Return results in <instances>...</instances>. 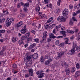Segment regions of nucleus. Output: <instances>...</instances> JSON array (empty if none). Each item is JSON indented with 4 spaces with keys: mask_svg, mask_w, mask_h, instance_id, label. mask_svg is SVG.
Returning <instances> with one entry per match:
<instances>
[{
    "mask_svg": "<svg viewBox=\"0 0 80 80\" xmlns=\"http://www.w3.org/2000/svg\"><path fill=\"white\" fill-rule=\"evenodd\" d=\"M56 11H57V13H60V9L58 8L57 9H56Z\"/></svg>",
    "mask_w": 80,
    "mask_h": 80,
    "instance_id": "864d4df0",
    "label": "nucleus"
},
{
    "mask_svg": "<svg viewBox=\"0 0 80 80\" xmlns=\"http://www.w3.org/2000/svg\"><path fill=\"white\" fill-rule=\"evenodd\" d=\"M6 53V52H4V51H0V56H2V57H3Z\"/></svg>",
    "mask_w": 80,
    "mask_h": 80,
    "instance_id": "a211bd4d",
    "label": "nucleus"
},
{
    "mask_svg": "<svg viewBox=\"0 0 80 80\" xmlns=\"http://www.w3.org/2000/svg\"><path fill=\"white\" fill-rule=\"evenodd\" d=\"M20 39L21 40L23 41V40H25L26 39V38L25 36H22L20 37Z\"/></svg>",
    "mask_w": 80,
    "mask_h": 80,
    "instance_id": "bb28decb",
    "label": "nucleus"
},
{
    "mask_svg": "<svg viewBox=\"0 0 80 80\" xmlns=\"http://www.w3.org/2000/svg\"><path fill=\"white\" fill-rule=\"evenodd\" d=\"M75 71V67H72L71 70V72L72 73H73Z\"/></svg>",
    "mask_w": 80,
    "mask_h": 80,
    "instance_id": "2f4dec72",
    "label": "nucleus"
},
{
    "mask_svg": "<svg viewBox=\"0 0 80 80\" xmlns=\"http://www.w3.org/2000/svg\"><path fill=\"white\" fill-rule=\"evenodd\" d=\"M2 62L3 63V65H4V66H5V65H6V64L5 63V62H6V61H2Z\"/></svg>",
    "mask_w": 80,
    "mask_h": 80,
    "instance_id": "13d9d810",
    "label": "nucleus"
},
{
    "mask_svg": "<svg viewBox=\"0 0 80 80\" xmlns=\"http://www.w3.org/2000/svg\"><path fill=\"white\" fill-rule=\"evenodd\" d=\"M12 68H17V65L15 63L13 64L12 65Z\"/></svg>",
    "mask_w": 80,
    "mask_h": 80,
    "instance_id": "c9c22d12",
    "label": "nucleus"
},
{
    "mask_svg": "<svg viewBox=\"0 0 80 80\" xmlns=\"http://www.w3.org/2000/svg\"><path fill=\"white\" fill-rule=\"evenodd\" d=\"M22 24H23V22L20 21V22L17 23L16 25V27L17 28H19L22 25Z\"/></svg>",
    "mask_w": 80,
    "mask_h": 80,
    "instance_id": "f8f14e48",
    "label": "nucleus"
},
{
    "mask_svg": "<svg viewBox=\"0 0 80 80\" xmlns=\"http://www.w3.org/2000/svg\"><path fill=\"white\" fill-rule=\"evenodd\" d=\"M45 73L41 72L38 76V78H43L44 77Z\"/></svg>",
    "mask_w": 80,
    "mask_h": 80,
    "instance_id": "dca6fc26",
    "label": "nucleus"
},
{
    "mask_svg": "<svg viewBox=\"0 0 80 80\" xmlns=\"http://www.w3.org/2000/svg\"><path fill=\"white\" fill-rule=\"evenodd\" d=\"M72 47H75V51H77V52H79V51H80V47H78L76 45H74V44H73V45L72 46Z\"/></svg>",
    "mask_w": 80,
    "mask_h": 80,
    "instance_id": "1a4fd4ad",
    "label": "nucleus"
},
{
    "mask_svg": "<svg viewBox=\"0 0 80 80\" xmlns=\"http://www.w3.org/2000/svg\"><path fill=\"white\" fill-rule=\"evenodd\" d=\"M62 13L63 14V16L64 17H67V15L68 14V10L67 9H65L63 10Z\"/></svg>",
    "mask_w": 80,
    "mask_h": 80,
    "instance_id": "423d86ee",
    "label": "nucleus"
},
{
    "mask_svg": "<svg viewBox=\"0 0 80 80\" xmlns=\"http://www.w3.org/2000/svg\"><path fill=\"white\" fill-rule=\"evenodd\" d=\"M60 33L62 34L64 37H66L67 36L66 35V32L64 31H61L60 32Z\"/></svg>",
    "mask_w": 80,
    "mask_h": 80,
    "instance_id": "f3484780",
    "label": "nucleus"
},
{
    "mask_svg": "<svg viewBox=\"0 0 80 80\" xmlns=\"http://www.w3.org/2000/svg\"><path fill=\"white\" fill-rule=\"evenodd\" d=\"M5 32V30H0V33H4Z\"/></svg>",
    "mask_w": 80,
    "mask_h": 80,
    "instance_id": "c03bdc74",
    "label": "nucleus"
},
{
    "mask_svg": "<svg viewBox=\"0 0 80 80\" xmlns=\"http://www.w3.org/2000/svg\"><path fill=\"white\" fill-rule=\"evenodd\" d=\"M80 75V71H77L75 74L74 77L76 78H77Z\"/></svg>",
    "mask_w": 80,
    "mask_h": 80,
    "instance_id": "9b49d317",
    "label": "nucleus"
},
{
    "mask_svg": "<svg viewBox=\"0 0 80 80\" xmlns=\"http://www.w3.org/2000/svg\"><path fill=\"white\" fill-rule=\"evenodd\" d=\"M75 37L76 38V40H77L78 41V40H80V35H79V34H77Z\"/></svg>",
    "mask_w": 80,
    "mask_h": 80,
    "instance_id": "aec40b11",
    "label": "nucleus"
},
{
    "mask_svg": "<svg viewBox=\"0 0 80 80\" xmlns=\"http://www.w3.org/2000/svg\"><path fill=\"white\" fill-rule=\"evenodd\" d=\"M36 46V43H34L31 44L30 46L28 47V49L29 50H30L31 49H32L33 48H34V47Z\"/></svg>",
    "mask_w": 80,
    "mask_h": 80,
    "instance_id": "6e6552de",
    "label": "nucleus"
},
{
    "mask_svg": "<svg viewBox=\"0 0 80 80\" xmlns=\"http://www.w3.org/2000/svg\"><path fill=\"white\" fill-rule=\"evenodd\" d=\"M73 24V22L72 21V19H71L69 20V25H72Z\"/></svg>",
    "mask_w": 80,
    "mask_h": 80,
    "instance_id": "473e14b6",
    "label": "nucleus"
},
{
    "mask_svg": "<svg viewBox=\"0 0 80 80\" xmlns=\"http://www.w3.org/2000/svg\"><path fill=\"white\" fill-rule=\"evenodd\" d=\"M53 20V17H51L46 22V24L48 23H50V22H51V21H52Z\"/></svg>",
    "mask_w": 80,
    "mask_h": 80,
    "instance_id": "5701e85b",
    "label": "nucleus"
},
{
    "mask_svg": "<svg viewBox=\"0 0 80 80\" xmlns=\"http://www.w3.org/2000/svg\"><path fill=\"white\" fill-rule=\"evenodd\" d=\"M26 27V25H25L23 27V28H22L21 29L20 32L22 34L26 33V32H27V29Z\"/></svg>",
    "mask_w": 80,
    "mask_h": 80,
    "instance_id": "20e7f679",
    "label": "nucleus"
},
{
    "mask_svg": "<svg viewBox=\"0 0 80 80\" xmlns=\"http://www.w3.org/2000/svg\"><path fill=\"white\" fill-rule=\"evenodd\" d=\"M3 12L5 14H8V12L7 11L3 10Z\"/></svg>",
    "mask_w": 80,
    "mask_h": 80,
    "instance_id": "8fccbe9b",
    "label": "nucleus"
},
{
    "mask_svg": "<svg viewBox=\"0 0 80 80\" xmlns=\"http://www.w3.org/2000/svg\"><path fill=\"white\" fill-rule=\"evenodd\" d=\"M65 71L66 72V74L67 75H68L70 73V69L69 68H68V69H65Z\"/></svg>",
    "mask_w": 80,
    "mask_h": 80,
    "instance_id": "6ab92c4d",
    "label": "nucleus"
},
{
    "mask_svg": "<svg viewBox=\"0 0 80 80\" xmlns=\"http://www.w3.org/2000/svg\"><path fill=\"white\" fill-rule=\"evenodd\" d=\"M31 32L33 33V34H34V35L35 34V33H36V32H35V30H32Z\"/></svg>",
    "mask_w": 80,
    "mask_h": 80,
    "instance_id": "052dcab7",
    "label": "nucleus"
},
{
    "mask_svg": "<svg viewBox=\"0 0 80 80\" xmlns=\"http://www.w3.org/2000/svg\"><path fill=\"white\" fill-rule=\"evenodd\" d=\"M58 22H66L67 18H64V17L62 16H59L58 18Z\"/></svg>",
    "mask_w": 80,
    "mask_h": 80,
    "instance_id": "f03ea898",
    "label": "nucleus"
},
{
    "mask_svg": "<svg viewBox=\"0 0 80 80\" xmlns=\"http://www.w3.org/2000/svg\"><path fill=\"white\" fill-rule=\"evenodd\" d=\"M34 41L36 42L37 43H38V42L39 41V39L38 38H36L34 39Z\"/></svg>",
    "mask_w": 80,
    "mask_h": 80,
    "instance_id": "de8ad7c7",
    "label": "nucleus"
},
{
    "mask_svg": "<svg viewBox=\"0 0 80 80\" xmlns=\"http://www.w3.org/2000/svg\"><path fill=\"white\" fill-rule=\"evenodd\" d=\"M18 43L19 45H22L23 43V41L21 39V40L18 41Z\"/></svg>",
    "mask_w": 80,
    "mask_h": 80,
    "instance_id": "ea45409f",
    "label": "nucleus"
},
{
    "mask_svg": "<svg viewBox=\"0 0 80 80\" xmlns=\"http://www.w3.org/2000/svg\"><path fill=\"white\" fill-rule=\"evenodd\" d=\"M17 7L18 8H19L20 7V4L18 3L17 4Z\"/></svg>",
    "mask_w": 80,
    "mask_h": 80,
    "instance_id": "680f3d73",
    "label": "nucleus"
},
{
    "mask_svg": "<svg viewBox=\"0 0 80 80\" xmlns=\"http://www.w3.org/2000/svg\"><path fill=\"white\" fill-rule=\"evenodd\" d=\"M24 36L26 38H28L30 36V32H28Z\"/></svg>",
    "mask_w": 80,
    "mask_h": 80,
    "instance_id": "a878e982",
    "label": "nucleus"
},
{
    "mask_svg": "<svg viewBox=\"0 0 80 80\" xmlns=\"http://www.w3.org/2000/svg\"><path fill=\"white\" fill-rule=\"evenodd\" d=\"M56 25L55 24H52V25H51L49 27V28L50 29H52L53 28V26H55Z\"/></svg>",
    "mask_w": 80,
    "mask_h": 80,
    "instance_id": "c85d7f7f",
    "label": "nucleus"
},
{
    "mask_svg": "<svg viewBox=\"0 0 80 80\" xmlns=\"http://www.w3.org/2000/svg\"><path fill=\"white\" fill-rule=\"evenodd\" d=\"M46 40V39H45V38H42V40L40 41V43H43L44 42V41H45Z\"/></svg>",
    "mask_w": 80,
    "mask_h": 80,
    "instance_id": "f704fd0d",
    "label": "nucleus"
},
{
    "mask_svg": "<svg viewBox=\"0 0 80 80\" xmlns=\"http://www.w3.org/2000/svg\"><path fill=\"white\" fill-rule=\"evenodd\" d=\"M23 10H24V12H27V11H28V9H27L25 7H24L23 8Z\"/></svg>",
    "mask_w": 80,
    "mask_h": 80,
    "instance_id": "a18cd8bd",
    "label": "nucleus"
},
{
    "mask_svg": "<svg viewBox=\"0 0 80 80\" xmlns=\"http://www.w3.org/2000/svg\"><path fill=\"white\" fill-rule=\"evenodd\" d=\"M72 19L73 22H77V20L76 19V18H75V17H72Z\"/></svg>",
    "mask_w": 80,
    "mask_h": 80,
    "instance_id": "37998d69",
    "label": "nucleus"
},
{
    "mask_svg": "<svg viewBox=\"0 0 80 80\" xmlns=\"http://www.w3.org/2000/svg\"><path fill=\"white\" fill-rule=\"evenodd\" d=\"M29 3H30L28 2L25 3V7H29Z\"/></svg>",
    "mask_w": 80,
    "mask_h": 80,
    "instance_id": "72a5a7b5",
    "label": "nucleus"
},
{
    "mask_svg": "<svg viewBox=\"0 0 80 80\" xmlns=\"http://www.w3.org/2000/svg\"><path fill=\"white\" fill-rule=\"evenodd\" d=\"M60 2H61V0H58L57 2V5L58 6L60 5Z\"/></svg>",
    "mask_w": 80,
    "mask_h": 80,
    "instance_id": "79ce46f5",
    "label": "nucleus"
},
{
    "mask_svg": "<svg viewBox=\"0 0 80 80\" xmlns=\"http://www.w3.org/2000/svg\"><path fill=\"white\" fill-rule=\"evenodd\" d=\"M40 7H39V5H37L36 6L35 10L36 11H40Z\"/></svg>",
    "mask_w": 80,
    "mask_h": 80,
    "instance_id": "412c9836",
    "label": "nucleus"
},
{
    "mask_svg": "<svg viewBox=\"0 0 80 80\" xmlns=\"http://www.w3.org/2000/svg\"><path fill=\"white\" fill-rule=\"evenodd\" d=\"M41 25H40L39 24H38V26H36V27H38V28L39 29L41 27Z\"/></svg>",
    "mask_w": 80,
    "mask_h": 80,
    "instance_id": "603ef678",
    "label": "nucleus"
},
{
    "mask_svg": "<svg viewBox=\"0 0 80 80\" xmlns=\"http://www.w3.org/2000/svg\"><path fill=\"white\" fill-rule=\"evenodd\" d=\"M64 53H65V52H61L59 53L58 54V58H61L62 55H64Z\"/></svg>",
    "mask_w": 80,
    "mask_h": 80,
    "instance_id": "2eb2a0df",
    "label": "nucleus"
},
{
    "mask_svg": "<svg viewBox=\"0 0 80 80\" xmlns=\"http://www.w3.org/2000/svg\"><path fill=\"white\" fill-rule=\"evenodd\" d=\"M12 42H15L17 41V40L16 39V38H15V37H13V38H12Z\"/></svg>",
    "mask_w": 80,
    "mask_h": 80,
    "instance_id": "7c9ffc66",
    "label": "nucleus"
},
{
    "mask_svg": "<svg viewBox=\"0 0 80 80\" xmlns=\"http://www.w3.org/2000/svg\"><path fill=\"white\" fill-rule=\"evenodd\" d=\"M49 37L50 38H53V39H54V38H55L57 37L56 36H54V34L52 33H49Z\"/></svg>",
    "mask_w": 80,
    "mask_h": 80,
    "instance_id": "ddd939ff",
    "label": "nucleus"
},
{
    "mask_svg": "<svg viewBox=\"0 0 80 80\" xmlns=\"http://www.w3.org/2000/svg\"><path fill=\"white\" fill-rule=\"evenodd\" d=\"M28 72H29V74L31 76H33V69L32 68L28 69Z\"/></svg>",
    "mask_w": 80,
    "mask_h": 80,
    "instance_id": "4468645a",
    "label": "nucleus"
},
{
    "mask_svg": "<svg viewBox=\"0 0 80 80\" xmlns=\"http://www.w3.org/2000/svg\"><path fill=\"white\" fill-rule=\"evenodd\" d=\"M38 57V54L37 53H35L32 55V58L33 59H37Z\"/></svg>",
    "mask_w": 80,
    "mask_h": 80,
    "instance_id": "9d476101",
    "label": "nucleus"
},
{
    "mask_svg": "<svg viewBox=\"0 0 80 80\" xmlns=\"http://www.w3.org/2000/svg\"><path fill=\"white\" fill-rule=\"evenodd\" d=\"M13 22H14L13 19L11 18L10 19L8 18H7L6 21V23L7 25L8 26H10V25L11 24V23Z\"/></svg>",
    "mask_w": 80,
    "mask_h": 80,
    "instance_id": "f257e3e1",
    "label": "nucleus"
},
{
    "mask_svg": "<svg viewBox=\"0 0 80 80\" xmlns=\"http://www.w3.org/2000/svg\"><path fill=\"white\" fill-rule=\"evenodd\" d=\"M42 72L41 71H38L36 72V74L37 75H38L40 74Z\"/></svg>",
    "mask_w": 80,
    "mask_h": 80,
    "instance_id": "49530a36",
    "label": "nucleus"
},
{
    "mask_svg": "<svg viewBox=\"0 0 80 80\" xmlns=\"http://www.w3.org/2000/svg\"><path fill=\"white\" fill-rule=\"evenodd\" d=\"M25 42H26L27 43H29V39H28V38H27L25 39Z\"/></svg>",
    "mask_w": 80,
    "mask_h": 80,
    "instance_id": "58836bf2",
    "label": "nucleus"
},
{
    "mask_svg": "<svg viewBox=\"0 0 80 80\" xmlns=\"http://www.w3.org/2000/svg\"><path fill=\"white\" fill-rule=\"evenodd\" d=\"M5 47H3L2 48V49L1 50V51H2V52H6L5 51Z\"/></svg>",
    "mask_w": 80,
    "mask_h": 80,
    "instance_id": "09e8293b",
    "label": "nucleus"
},
{
    "mask_svg": "<svg viewBox=\"0 0 80 80\" xmlns=\"http://www.w3.org/2000/svg\"><path fill=\"white\" fill-rule=\"evenodd\" d=\"M40 61L41 62H43L44 61V59H43V57L41 56L40 58Z\"/></svg>",
    "mask_w": 80,
    "mask_h": 80,
    "instance_id": "a19ab883",
    "label": "nucleus"
},
{
    "mask_svg": "<svg viewBox=\"0 0 80 80\" xmlns=\"http://www.w3.org/2000/svg\"><path fill=\"white\" fill-rule=\"evenodd\" d=\"M46 72L47 73H48V72H50V69L48 68V69H47L46 70Z\"/></svg>",
    "mask_w": 80,
    "mask_h": 80,
    "instance_id": "338daca9",
    "label": "nucleus"
},
{
    "mask_svg": "<svg viewBox=\"0 0 80 80\" xmlns=\"http://www.w3.org/2000/svg\"><path fill=\"white\" fill-rule=\"evenodd\" d=\"M75 46H72V49L71 50L69 51L68 52V54L69 55H73V53H74L75 52Z\"/></svg>",
    "mask_w": 80,
    "mask_h": 80,
    "instance_id": "7ed1b4c3",
    "label": "nucleus"
},
{
    "mask_svg": "<svg viewBox=\"0 0 80 80\" xmlns=\"http://www.w3.org/2000/svg\"><path fill=\"white\" fill-rule=\"evenodd\" d=\"M31 58H32V57H30L29 55H28L26 57V59L27 60H28V61H29Z\"/></svg>",
    "mask_w": 80,
    "mask_h": 80,
    "instance_id": "cd10ccee",
    "label": "nucleus"
},
{
    "mask_svg": "<svg viewBox=\"0 0 80 80\" xmlns=\"http://www.w3.org/2000/svg\"><path fill=\"white\" fill-rule=\"evenodd\" d=\"M66 62H63L62 64V67H65L66 65Z\"/></svg>",
    "mask_w": 80,
    "mask_h": 80,
    "instance_id": "e433bc0d",
    "label": "nucleus"
},
{
    "mask_svg": "<svg viewBox=\"0 0 80 80\" xmlns=\"http://www.w3.org/2000/svg\"><path fill=\"white\" fill-rule=\"evenodd\" d=\"M5 18H1L0 19V23H4L5 22Z\"/></svg>",
    "mask_w": 80,
    "mask_h": 80,
    "instance_id": "b1692460",
    "label": "nucleus"
},
{
    "mask_svg": "<svg viewBox=\"0 0 80 80\" xmlns=\"http://www.w3.org/2000/svg\"><path fill=\"white\" fill-rule=\"evenodd\" d=\"M64 40L65 42H64V44H65L66 45H70L71 44H72V42H68V41L69 40V39L68 38H64Z\"/></svg>",
    "mask_w": 80,
    "mask_h": 80,
    "instance_id": "39448f33",
    "label": "nucleus"
},
{
    "mask_svg": "<svg viewBox=\"0 0 80 80\" xmlns=\"http://www.w3.org/2000/svg\"><path fill=\"white\" fill-rule=\"evenodd\" d=\"M32 63V61L31 60L28 61L26 63V65L27 66H28V67H31V65Z\"/></svg>",
    "mask_w": 80,
    "mask_h": 80,
    "instance_id": "0eeeda50",
    "label": "nucleus"
},
{
    "mask_svg": "<svg viewBox=\"0 0 80 80\" xmlns=\"http://www.w3.org/2000/svg\"><path fill=\"white\" fill-rule=\"evenodd\" d=\"M48 25H47V24H46L45 27V30H47V28H48Z\"/></svg>",
    "mask_w": 80,
    "mask_h": 80,
    "instance_id": "69168bd1",
    "label": "nucleus"
},
{
    "mask_svg": "<svg viewBox=\"0 0 80 80\" xmlns=\"http://www.w3.org/2000/svg\"><path fill=\"white\" fill-rule=\"evenodd\" d=\"M49 57H50L49 55H46L45 58L46 59H48V58H49Z\"/></svg>",
    "mask_w": 80,
    "mask_h": 80,
    "instance_id": "3c124183",
    "label": "nucleus"
},
{
    "mask_svg": "<svg viewBox=\"0 0 80 80\" xmlns=\"http://www.w3.org/2000/svg\"><path fill=\"white\" fill-rule=\"evenodd\" d=\"M49 2V0H44V4H48Z\"/></svg>",
    "mask_w": 80,
    "mask_h": 80,
    "instance_id": "4c0bfd02",
    "label": "nucleus"
},
{
    "mask_svg": "<svg viewBox=\"0 0 80 80\" xmlns=\"http://www.w3.org/2000/svg\"><path fill=\"white\" fill-rule=\"evenodd\" d=\"M12 12L14 13L15 12H16L17 11V9L15 8V9H13L12 10Z\"/></svg>",
    "mask_w": 80,
    "mask_h": 80,
    "instance_id": "4d7b16f0",
    "label": "nucleus"
},
{
    "mask_svg": "<svg viewBox=\"0 0 80 80\" xmlns=\"http://www.w3.org/2000/svg\"><path fill=\"white\" fill-rule=\"evenodd\" d=\"M76 13L77 14H78V13H80V9L77 10V11H76Z\"/></svg>",
    "mask_w": 80,
    "mask_h": 80,
    "instance_id": "e2e57ef3",
    "label": "nucleus"
},
{
    "mask_svg": "<svg viewBox=\"0 0 80 80\" xmlns=\"http://www.w3.org/2000/svg\"><path fill=\"white\" fill-rule=\"evenodd\" d=\"M29 76H30V75H29V74H28V73H27L25 74V78H28V77Z\"/></svg>",
    "mask_w": 80,
    "mask_h": 80,
    "instance_id": "6e6d98bb",
    "label": "nucleus"
},
{
    "mask_svg": "<svg viewBox=\"0 0 80 80\" xmlns=\"http://www.w3.org/2000/svg\"><path fill=\"white\" fill-rule=\"evenodd\" d=\"M28 39H29V42L30 41H32V37L29 38Z\"/></svg>",
    "mask_w": 80,
    "mask_h": 80,
    "instance_id": "774afa93",
    "label": "nucleus"
},
{
    "mask_svg": "<svg viewBox=\"0 0 80 80\" xmlns=\"http://www.w3.org/2000/svg\"><path fill=\"white\" fill-rule=\"evenodd\" d=\"M58 46H60V47H63L64 46V43H60V44Z\"/></svg>",
    "mask_w": 80,
    "mask_h": 80,
    "instance_id": "5fc2aeb1",
    "label": "nucleus"
},
{
    "mask_svg": "<svg viewBox=\"0 0 80 80\" xmlns=\"http://www.w3.org/2000/svg\"><path fill=\"white\" fill-rule=\"evenodd\" d=\"M76 68L77 69H80V64L78 63H77L76 64Z\"/></svg>",
    "mask_w": 80,
    "mask_h": 80,
    "instance_id": "c756f323",
    "label": "nucleus"
},
{
    "mask_svg": "<svg viewBox=\"0 0 80 80\" xmlns=\"http://www.w3.org/2000/svg\"><path fill=\"white\" fill-rule=\"evenodd\" d=\"M60 43V42H59V40H57L56 41V44L57 45L58 44H59Z\"/></svg>",
    "mask_w": 80,
    "mask_h": 80,
    "instance_id": "bf43d9fd",
    "label": "nucleus"
},
{
    "mask_svg": "<svg viewBox=\"0 0 80 80\" xmlns=\"http://www.w3.org/2000/svg\"><path fill=\"white\" fill-rule=\"evenodd\" d=\"M73 5H70L69 6V8H73Z\"/></svg>",
    "mask_w": 80,
    "mask_h": 80,
    "instance_id": "0e129e2a",
    "label": "nucleus"
},
{
    "mask_svg": "<svg viewBox=\"0 0 80 80\" xmlns=\"http://www.w3.org/2000/svg\"><path fill=\"white\" fill-rule=\"evenodd\" d=\"M50 60L46 61L45 62V65H48V64H50Z\"/></svg>",
    "mask_w": 80,
    "mask_h": 80,
    "instance_id": "393cba45",
    "label": "nucleus"
},
{
    "mask_svg": "<svg viewBox=\"0 0 80 80\" xmlns=\"http://www.w3.org/2000/svg\"><path fill=\"white\" fill-rule=\"evenodd\" d=\"M47 32L46 31H44L43 33V38H46V37H47Z\"/></svg>",
    "mask_w": 80,
    "mask_h": 80,
    "instance_id": "4be33fe9",
    "label": "nucleus"
}]
</instances>
